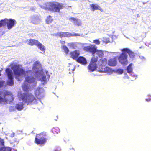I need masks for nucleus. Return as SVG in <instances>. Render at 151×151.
<instances>
[{"instance_id": "f257e3e1", "label": "nucleus", "mask_w": 151, "mask_h": 151, "mask_svg": "<svg viewBox=\"0 0 151 151\" xmlns=\"http://www.w3.org/2000/svg\"><path fill=\"white\" fill-rule=\"evenodd\" d=\"M11 68L16 79L20 81L19 77L23 75L25 76L26 81L23 83L22 88L23 90L25 91H29L30 88V85L32 87L36 86L37 81L35 78L31 76L32 74H34L35 77L38 79L44 82L42 83L43 85L46 83V81L49 80L50 77L48 71L42 68L41 64L38 61L35 62L33 65L32 70L34 73L31 70L25 71L18 64L13 65Z\"/></svg>"}, {"instance_id": "f03ea898", "label": "nucleus", "mask_w": 151, "mask_h": 151, "mask_svg": "<svg viewBox=\"0 0 151 151\" xmlns=\"http://www.w3.org/2000/svg\"><path fill=\"white\" fill-rule=\"evenodd\" d=\"M35 94L37 99L33 95L30 93H23L21 95V98L23 102L27 105L37 104L38 101L41 102L40 99L45 96L44 89L42 88H37L35 91Z\"/></svg>"}, {"instance_id": "7ed1b4c3", "label": "nucleus", "mask_w": 151, "mask_h": 151, "mask_svg": "<svg viewBox=\"0 0 151 151\" xmlns=\"http://www.w3.org/2000/svg\"><path fill=\"white\" fill-rule=\"evenodd\" d=\"M14 101L13 95L11 92L7 90L0 92V104L4 105L8 102L10 104Z\"/></svg>"}, {"instance_id": "20e7f679", "label": "nucleus", "mask_w": 151, "mask_h": 151, "mask_svg": "<svg viewBox=\"0 0 151 151\" xmlns=\"http://www.w3.org/2000/svg\"><path fill=\"white\" fill-rule=\"evenodd\" d=\"M40 7L46 10L53 12H59L60 9L63 8V4L57 2H47L43 6L40 5Z\"/></svg>"}, {"instance_id": "39448f33", "label": "nucleus", "mask_w": 151, "mask_h": 151, "mask_svg": "<svg viewBox=\"0 0 151 151\" xmlns=\"http://www.w3.org/2000/svg\"><path fill=\"white\" fill-rule=\"evenodd\" d=\"M99 65V71L101 72H106L109 74L112 73L113 70L111 68L108 67H105L104 66L107 63V60L106 58L100 59L98 61Z\"/></svg>"}, {"instance_id": "423d86ee", "label": "nucleus", "mask_w": 151, "mask_h": 151, "mask_svg": "<svg viewBox=\"0 0 151 151\" xmlns=\"http://www.w3.org/2000/svg\"><path fill=\"white\" fill-rule=\"evenodd\" d=\"M16 23V22L14 19H5L0 21V27L7 24V27L9 29L12 28Z\"/></svg>"}, {"instance_id": "0eeeda50", "label": "nucleus", "mask_w": 151, "mask_h": 151, "mask_svg": "<svg viewBox=\"0 0 151 151\" xmlns=\"http://www.w3.org/2000/svg\"><path fill=\"white\" fill-rule=\"evenodd\" d=\"M53 37H60L62 38L63 37H74L76 36H79L80 37H83V35L81 34V35L78 34L76 33H71L69 32H58L57 33H55L53 34Z\"/></svg>"}, {"instance_id": "6e6552de", "label": "nucleus", "mask_w": 151, "mask_h": 151, "mask_svg": "<svg viewBox=\"0 0 151 151\" xmlns=\"http://www.w3.org/2000/svg\"><path fill=\"white\" fill-rule=\"evenodd\" d=\"M5 71L8 77L7 84L9 86H12L14 84V77L12 72L9 68L6 69Z\"/></svg>"}, {"instance_id": "1a4fd4ad", "label": "nucleus", "mask_w": 151, "mask_h": 151, "mask_svg": "<svg viewBox=\"0 0 151 151\" xmlns=\"http://www.w3.org/2000/svg\"><path fill=\"white\" fill-rule=\"evenodd\" d=\"M46 133L44 132L42 133L37 134L35 138L36 143L39 144H42L45 143L46 140Z\"/></svg>"}, {"instance_id": "9d476101", "label": "nucleus", "mask_w": 151, "mask_h": 151, "mask_svg": "<svg viewBox=\"0 0 151 151\" xmlns=\"http://www.w3.org/2000/svg\"><path fill=\"white\" fill-rule=\"evenodd\" d=\"M87 50L89 51L92 54L96 53L97 55L99 57H102L103 56L104 54L103 52L101 50H97L96 47L95 45H91L87 47Z\"/></svg>"}, {"instance_id": "9b49d317", "label": "nucleus", "mask_w": 151, "mask_h": 151, "mask_svg": "<svg viewBox=\"0 0 151 151\" xmlns=\"http://www.w3.org/2000/svg\"><path fill=\"white\" fill-rule=\"evenodd\" d=\"M125 52H123L118 58L119 62L124 65H126L128 63L127 60L128 55Z\"/></svg>"}, {"instance_id": "f8f14e48", "label": "nucleus", "mask_w": 151, "mask_h": 151, "mask_svg": "<svg viewBox=\"0 0 151 151\" xmlns=\"http://www.w3.org/2000/svg\"><path fill=\"white\" fill-rule=\"evenodd\" d=\"M97 58V57H93L92 58L90 64L88 66V69L89 70L93 71L96 68V62L98 60Z\"/></svg>"}, {"instance_id": "ddd939ff", "label": "nucleus", "mask_w": 151, "mask_h": 151, "mask_svg": "<svg viewBox=\"0 0 151 151\" xmlns=\"http://www.w3.org/2000/svg\"><path fill=\"white\" fill-rule=\"evenodd\" d=\"M121 50L122 52H125L128 53L130 58L133 59L134 58L135 56L134 53L129 48H123Z\"/></svg>"}, {"instance_id": "4468645a", "label": "nucleus", "mask_w": 151, "mask_h": 151, "mask_svg": "<svg viewBox=\"0 0 151 151\" xmlns=\"http://www.w3.org/2000/svg\"><path fill=\"white\" fill-rule=\"evenodd\" d=\"M21 95V97H20L19 98L20 100L21 99L22 100L21 98V95ZM22 101H23V100H22ZM22 101L23 102H23H19V103H18L16 104L15 106V108L16 109H17V110H19V111H20V110H22L23 109V105L25 104H26V103L24 102L23 101ZM26 104H27L26 103Z\"/></svg>"}, {"instance_id": "2eb2a0df", "label": "nucleus", "mask_w": 151, "mask_h": 151, "mask_svg": "<svg viewBox=\"0 0 151 151\" xmlns=\"http://www.w3.org/2000/svg\"><path fill=\"white\" fill-rule=\"evenodd\" d=\"M108 65L111 66H115L117 64V61L115 58L109 59L107 62Z\"/></svg>"}, {"instance_id": "dca6fc26", "label": "nucleus", "mask_w": 151, "mask_h": 151, "mask_svg": "<svg viewBox=\"0 0 151 151\" xmlns=\"http://www.w3.org/2000/svg\"><path fill=\"white\" fill-rule=\"evenodd\" d=\"M30 20L31 23L35 24H38L40 21L38 16H32L30 18Z\"/></svg>"}, {"instance_id": "f3484780", "label": "nucleus", "mask_w": 151, "mask_h": 151, "mask_svg": "<svg viewBox=\"0 0 151 151\" xmlns=\"http://www.w3.org/2000/svg\"><path fill=\"white\" fill-rule=\"evenodd\" d=\"M69 20L71 21H73L74 24L76 25L81 26V25L82 23L81 21L78 19L72 17L70 18Z\"/></svg>"}, {"instance_id": "a211bd4d", "label": "nucleus", "mask_w": 151, "mask_h": 151, "mask_svg": "<svg viewBox=\"0 0 151 151\" xmlns=\"http://www.w3.org/2000/svg\"><path fill=\"white\" fill-rule=\"evenodd\" d=\"M76 60L78 62L83 65L86 64L87 63L86 58L81 56L78 58Z\"/></svg>"}, {"instance_id": "6ab92c4d", "label": "nucleus", "mask_w": 151, "mask_h": 151, "mask_svg": "<svg viewBox=\"0 0 151 151\" xmlns=\"http://www.w3.org/2000/svg\"><path fill=\"white\" fill-rule=\"evenodd\" d=\"M70 55L73 59L76 60L78 58V57L79 55V51L76 50L74 51L71 52Z\"/></svg>"}, {"instance_id": "aec40b11", "label": "nucleus", "mask_w": 151, "mask_h": 151, "mask_svg": "<svg viewBox=\"0 0 151 151\" xmlns=\"http://www.w3.org/2000/svg\"><path fill=\"white\" fill-rule=\"evenodd\" d=\"M38 42V41L37 40L30 38L29 41H27L26 43L31 45H36Z\"/></svg>"}, {"instance_id": "412c9836", "label": "nucleus", "mask_w": 151, "mask_h": 151, "mask_svg": "<svg viewBox=\"0 0 151 151\" xmlns=\"http://www.w3.org/2000/svg\"><path fill=\"white\" fill-rule=\"evenodd\" d=\"M36 46L41 51L43 52H41V53L43 54L45 52V47L44 45L38 42Z\"/></svg>"}, {"instance_id": "4be33fe9", "label": "nucleus", "mask_w": 151, "mask_h": 151, "mask_svg": "<svg viewBox=\"0 0 151 151\" xmlns=\"http://www.w3.org/2000/svg\"><path fill=\"white\" fill-rule=\"evenodd\" d=\"M91 8L92 9V10L94 11L96 10H101V8L98 5L96 4H92L91 6Z\"/></svg>"}, {"instance_id": "5701e85b", "label": "nucleus", "mask_w": 151, "mask_h": 151, "mask_svg": "<svg viewBox=\"0 0 151 151\" xmlns=\"http://www.w3.org/2000/svg\"><path fill=\"white\" fill-rule=\"evenodd\" d=\"M133 64L132 63L130 64L127 67V72L129 73H131L132 72V66Z\"/></svg>"}, {"instance_id": "b1692460", "label": "nucleus", "mask_w": 151, "mask_h": 151, "mask_svg": "<svg viewBox=\"0 0 151 151\" xmlns=\"http://www.w3.org/2000/svg\"><path fill=\"white\" fill-rule=\"evenodd\" d=\"M11 149L9 147L0 148V151H11Z\"/></svg>"}, {"instance_id": "393cba45", "label": "nucleus", "mask_w": 151, "mask_h": 151, "mask_svg": "<svg viewBox=\"0 0 151 151\" xmlns=\"http://www.w3.org/2000/svg\"><path fill=\"white\" fill-rule=\"evenodd\" d=\"M123 72V70L120 68L118 69L115 71V72L118 74H122Z\"/></svg>"}, {"instance_id": "a878e982", "label": "nucleus", "mask_w": 151, "mask_h": 151, "mask_svg": "<svg viewBox=\"0 0 151 151\" xmlns=\"http://www.w3.org/2000/svg\"><path fill=\"white\" fill-rule=\"evenodd\" d=\"M109 39L110 38H103V40H102L103 42L105 44L109 42H112L113 41L112 40V38H111V41L109 40Z\"/></svg>"}, {"instance_id": "bb28decb", "label": "nucleus", "mask_w": 151, "mask_h": 151, "mask_svg": "<svg viewBox=\"0 0 151 151\" xmlns=\"http://www.w3.org/2000/svg\"><path fill=\"white\" fill-rule=\"evenodd\" d=\"M52 19L51 16H49L46 19V22L47 24H49L52 22Z\"/></svg>"}, {"instance_id": "cd10ccee", "label": "nucleus", "mask_w": 151, "mask_h": 151, "mask_svg": "<svg viewBox=\"0 0 151 151\" xmlns=\"http://www.w3.org/2000/svg\"><path fill=\"white\" fill-rule=\"evenodd\" d=\"M62 47L63 48V49L64 50L66 54H67L69 51V49L68 48V47L66 46L65 45H63V46H62Z\"/></svg>"}, {"instance_id": "c85d7f7f", "label": "nucleus", "mask_w": 151, "mask_h": 151, "mask_svg": "<svg viewBox=\"0 0 151 151\" xmlns=\"http://www.w3.org/2000/svg\"><path fill=\"white\" fill-rule=\"evenodd\" d=\"M5 81L2 80L0 79V88L2 87L3 86Z\"/></svg>"}, {"instance_id": "c756f323", "label": "nucleus", "mask_w": 151, "mask_h": 151, "mask_svg": "<svg viewBox=\"0 0 151 151\" xmlns=\"http://www.w3.org/2000/svg\"><path fill=\"white\" fill-rule=\"evenodd\" d=\"M9 109L10 111H12L14 110L15 108L14 106H11L9 107Z\"/></svg>"}, {"instance_id": "7c9ffc66", "label": "nucleus", "mask_w": 151, "mask_h": 151, "mask_svg": "<svg viewBox=\"0 0 151 151\" xmlns=\"http://www.w3.org/2000/svg\"><path fill=\"white\" fill-rule=\"evenodd\" d=\"M100 42V41L98 40H93V42L96 44H99Z\"/></svg>"}, {"instance_id": "2f4dec72", "label": "nucleus", "mask_w": 151, "mask_h": 151, "mask_svg": "<svg viewBox=\"0 0 151 151\" xmlns=\"http://www.w3.org/2000/svg\"><path fill=\"white\" fill-rule=\"evenodd\" d=\"M0 142L1 143V144L2 145V146H4V140L3 139H1L0 138Z\"/></svg>"}, {"instance_id": "473e14b6", "label": "nucleus", "mask_w": 151, "mask_h": 151, "mask_svg": "<svg viewBox=\"0 0 151 151\" xmlns=\"http://www.w3.org/2000/svg\"><path fill=\"white\" fill-rule=\"evenodd\" d=\"M0 142L1 143V144L2 145V146H4V140L3 139H1L0 138Z\"/></svg>"}, {"instance_id": "72a5a7b5", "label": "nucleus", "mask_w": 151, "mask_h": 151, "mask_svg": "<svg viewBox=\"0 0 151 151\" xmlns=\"http://www.w3.org/2000/svg\"><path fill=\"white\" fill-rule=\"evenodd\" d=\"M139 57L141 59V60L143 61H144L145 60V58L143 56H139Z\"/></svg>"}, {"instance_id": "f704fd0d", "label": "nucleus", "mask_w": 151, "mask_h": 151, "mask_svg": "<svg viewBox=\"0 0 151 151\" xmlns=\"http://www.w3.org/2000/svg\"><path fill=\"white\" fill-rule=\"evenodd\" d=\"M148 97H149V99H146V101H149L150 100H151V96L150 95H148Z\"/></svg>"}, {"instance_id": "c9c22d12", "label": "nucleus", "mask_w": 151, "mask_h": 151, "mask_svg": "<svg viewBox=\"0 0 151 151\" xmlns=\"http://www.w3.org/2000/svg\"><path fill=\"white\" fill-rule=\"evenodd\" d=\"M29 35V37H34L36 36L34 34H30Z\"/></svg>"}, {"instance_id": "e433bc0d", "label": "nucleus", "mask_w": 151, "mask_h": 151, "mask_svg": "<svg viewBox=\"0 0 151 151\" xmlns=\"http://www.w3.org/2000/svg\"><path fill=\"white\" fill-rule=\"evenodd\" d=\"M145 44L146 45H149L151 44V42H146L145 43Z\"/></svg>"}, {"instance_id": "4c0bfd02", "label": "nucleus", "mask_w": 151, "mask_h": 151, "mask_svg": "<svg viewBox=\"0 0 151 151\" xmlns=\"http://www.w3.org/2000/svg\"><path fill=\"white\" fill-rule=\"evenodd\" d=\"M14 133H12L11 134V136L12 137H13L14 136Z\"/></svg>"}, {"instance_id": "58836bf2", "label": "nucleus", "mask_w": 151, "mask_h": 151, "mask_svg": "<svg viewBox=\"0 0 151 151\" xmlns=\"http://www.w3.org/2000/svg\"><path fill=\"white\" fill-rule=\"evenodd\" d=\"M60 42H61V43L62 44H64L65 43V42L64 41H60Z\"/></svg>"}, {"instance_id": "ea45409f", "label": "nucleus", "mask_w": 151, "mask_h": 151, "mask_svg": "<svg viewBox=\"0 0 151 151\" xmlns=\"http://www.w3.org/2000/svg\"><path fill=\"white\" fill-rule=\"evenodd\" d=\"M137 17H140V16H139V14H137Z\"/></svg>"}, {"instance_id": "a19ab883", "label": "nucleus", "mask_w": 151, "mask_h": 151, "mask_svg": "<svg viewBox=\"0 0 151 151\" xmlns=\"http://www.w3.org/2000/svg\"><path fill=\"white\" fill-rule=\"evenodd\" d=\"M74 70H75V69H74V68H73V69H72V72H73V71H74Z\"/></svg>"}, {"instance_id": "79ce46f5", "label": "nucleus", "mask_w": 151, "mask_h": 151, "mask_svg": "<svg viewBox=\"0 0 151 151\" xmlns=\"http://www.w3.org/2000/svg\"><path fill=\"white\" fill-rule=\"evenodd\" d=\"M114 1H116V0H114Z\"/></svg>"}, {"instance_id": "37998d69", "label": "nucleus", "mask_w": 151, "mask_h": 151, "mask_svg": "<svg viewBox=\"0 0 151 151\" xmlns=\"http://www.w3.org/2000/svg\"><path fill=\"white\" fill-rule=\"evenodd\" d=\"M69 73H70H70H70V72H69Z\"/></svg>"}]
</instances>
